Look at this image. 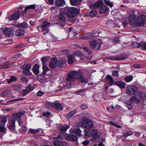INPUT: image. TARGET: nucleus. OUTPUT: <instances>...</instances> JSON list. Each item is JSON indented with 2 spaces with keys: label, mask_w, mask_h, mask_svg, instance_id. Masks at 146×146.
<instances>
[{
  "label": "nucleus",
  "mask_w": 146,
  "mask_h": 146,
  "mask_svg": "<svg viewBox=\"0 0 146 146\" xmlns=\"http://www.w3.org/2000/svg\"><path fill=\"white\" fill-rule=\"evenodd\" d=\"M75 79L77 80L80 82H83L85 83L88 82V79L79 72L76 71L70 72L67 77V80L74 81Z\"/></svg>",
  "instance_id": "nucleus-1"
},
{
  "label": "nucleus",
  "mask_w": 146,
  "mask_h": 146,
  "mask_svg": "<svg viewBox=\"0 0 146 146\" xmlns=\"http://www.w3.org/2000/svg\"><path fill=\"white\" fill-rule=\"evenodd\" d=\"M64 9L67 17L69 18H73L79 13V10L74 7H68L66 6Z\"/></svg>",
  "instance_id": "nucleus-2"
},
{
  "label": "nucleus",
  "mask_w": 146,
  "mask_h": 146,
  "mask_svg": "<svg viewBox=\"0 0 146 146\" xmlns=\"http://www.w3.org/2000/svg\"><path fill=\"white\" fill-rule=\"evenodd\" d=\"M75 56H79L81 58V60H84L85 58H83L82 53L79 51L73 53V55L68 54L67 55L68 58V62L69 64H72L76 61V59L74 57Z\"/></svg>",
  "instance_id": "nucleus-3"
},
{
  "label": "nucleus",
  "mask_w": 146,
  "mask_h": 146,
  "mask_svg": "<svg viewBox=\"0 0 146 146\" xmlns=\"http://www.w3.org/2000/svg\"><path fill=\"white\" fill-rule=\"evenodd\" d=\"M93 122L88 118L84 117L81 121V125L84 128L86 129L92 128L93 127Z\"/></svg>",
  "instance_id": "nucleus-4"
},
{
  "label": "nucleus",
  "mask_w": 146,
  "mask_h": 146,
  "mask_svg": "<svg viewBox=\"0 0 146 146\" xmlns=\"http://www.w3.org/2000/svg\"><path fill=\"white\" fill-rule=\"evenodd\" d=\"M146 20V15H141L138 16L136 23V26L138 27L143 26Z\"/></svg>",
  "instance_id": "nucleus-5"
},
{
  "label": "nucleus",
  "mask_w": 146,
  "mask_h": 146,
  "mask_svg": "<svg viewBox=\"0 0 146 146\" xmlns=\"http://www.w3.org/2000/svg\"><path fill=\"white\" fill-rule=\"evenodd\" d=\"M126 93L129 95H132L136 94L138 88L134 85H130L127 87Z\"/></svg>",
  "instance_id": "nucleus-6"
},
{
  "label": "nucleus",
  "mask_w": 146,
  "mask_h": 146,
  "mask_svg": "<svg viewBox=\"0 0 146 146\" xmlns=\"http://www.w3.org/2000/svg\"><path fill=\"white\" fill-rule=\"evenodd\" d=\"M14 30L12 27L5 28L3 30V34L7 36H12L14 34Z\"/></svg>",
  "instance_id": "nucleus-7"
},
{
  "label": "nucleus",
  "mask_w": 146,
  "mask_h": 146,
  "mask_svg": "<svg viewBox=\"0 0 146 146\" xmlns=\"http://www.w3.org/2000/svg\"><path fill=\"white\" fill-rule=\"evenodd\" d=\"M85 136L86 137L96 135L98 134L97 131L96 129L85 130Z\"/></svg>",
  "instance_id": "nucleus-8"
},
{
  "label": "nucleus",
  "mask_w": 146,
  "mask_h": 146,
  "mask_svg": "<svg viewBox=\"0 0 146 146\" xmlns=\"http://www.w3.org/2000/svg\"><path fill=\"white\" fill-rule=\"evenodd\" d=\"M106 58L109 60L117 61L124 60L125 58V56L123 55L120 56L115 55L107 57Z\"/></svg>",
  "instance_id": "nucleus-9"
},
{
  "label": "nucleus",
  "mask_w": 146,
  "mask_h": 146,
  "mask_svg": "<svg viewBox=\"0 0 146 146\" xmlns=\"http://www.w3.org/2000/svg\"><path fill=\"white\" fill-rule=\"evenodd\" d=\"M31 66L29 64H25L23 66L22 68L23 70V71L24 74L27 76H29L31 74L30 71Z\"/></svg>",
  "instance_id": "nucleus-10"
},
{
  "label": "nucleus",
  "mask_w": 146,
  "mask_h": 146,
  "mask_svg": "<svg viewBox=\"0 0 146 146\" xmlns=\"http://www.w3.org/2000/svg\"><path fill=\"white\" fill-rule=\"evenodd\" d=\"M20 12L19 11H17L10 16L9 19L12 20L18 19L20 18Z\"/></svg>",
  "instance_id": "nucleus-11"
},
{
  "label": "nucleus",
  "mask_w": 146,
  "mask_h": 146,
  "mask_svg": "<svg viewBox=\"0 0 146 146\" xmlns=\"http://www.w3.org/2000/svg\"><path fill=\"white\" fill-rule=\"evenodd\" d=\"M97 42L96 40H94L91 42L90 45L93 48L96 47L97 49H99L101 45V43Z\"/></svg>",
  "instance_id": "nucleus-12"
},
{
  "label": "nucleus",
  "mask_w": 146,
  "mask_h": 146,
  "mask_svg": "<svg viewBox=\"0 0 146 146\" xmlns=\"http://www.w3.org/2000/svg\"><path fill=\"white\" fill-rule=\"evenodd\" d=\"M58 61L56 59H52L49 63V66L52 68H54L57 67Z\"/></svg>",
  "instance_id": "nucleus-13"
},
{
  "label": "nucleus",
  "mask_w": 146,
  "mask_h": 146,
  "mask_svg": "<svg viewBox=\"0 0 146 146\" xmlns=\"http://www.w3.org/2000/svg\"><path fill=\"white\" fill-rule=\"evenodd\" d=\"M66 139L69 141H76L78 140V137L75 135L71 134L66 137Z\"/></svg>",
  "instance_id": "nucleus-14"
},
{
  "label": "nucleus",
  "mask_w": 146,
  "mask_h": 146,
  "mask_svg": "<svg viewBox=\"0 0 146 146\" xmlns=\"http://www.w3.org/2000/svg\"><path fill=\"white\" fill-rule=\"evenodd\" d=\"M52 108L57 110H63V107L61 104L56 101L52 103Z\"/></svg>",
  "instance_id": "nucleus-15"
},
{
  "label": "nucleus",
  "mask_w": 146,
  "mask_h": 146,
  "mask_svg": "<svg viewBox=\"0 0 146 146\" xmlns=\"http://www.w3.org/2000/svg\"><path fill=\"white\" fill-rule=\"evenodd\" d=\"M103 2L102 1H99L95 3L94 4L90 5V8L96 9L99 8L102 4Z\"/></svg>",
  "instance_id": "nucleus-16"
},
{
  "label": "nucleus",
  "mask_w": 146,
  "mask_h": 146,
  "mask_svg": "<svg viewBox=\"0 0 146 146\" xmlns=\"http://www.w3.org/2000/svg\"><path fill=\"white\" fill-rule=\"evenodd\" d=\"M25 113V111L24 110L21 111L18 113L13 114L12 115V117L14 118L20 119L21 117Z\"/></svg>",
  "instance_id": "nucleus-17"
},
{
  "label": "nucleus",
  "mask_w": 146,
  "mask_h": 146,
  "mask_svg": "<svg viewBox=\"0 0 146 146\" xmlns=\"http://www.w3.org/2000/svg\"><path fill=\"white\" fill-rule=\"evenodd\" d=\"M109 10L108 7L106 5H104L100 7L99 12L100 13H107Z\"/></svg>",
  "instance_id": "nucleus-18"
},
{
  "label": "nucleus",
  "mask_w": 146,
  "mask_h": 146,
  "mask_svg": "<svg viewBox=\"0 0 146 146\" xmlns=\"http://www.w3.org/2000/svg\"><path fill=\"white\" fill-rule=\"evenodd\" d=\"M54 143L55 146H66L67 145V143L66 142L59 140L55 141Z\"/></svg>",
  "instance_id": "nucleus-19"
},
{
  "label": "nucleus",
  "mask_w": 146,
  "mask_h": 146,
  "mask_svg": "<svg viewBox=\"0 0 146 146\" xmlns=\"http://www.w3.org/2000/svg\"><path fill=\"white\" fill-rule=\"evenodd\" d=\"M106 81L110 86L112 85L113 84V80L112 77L110 75H107L106 76Z\"/></svg>",
  "instance_id": "nucleus-20"
},
{
  "label": "nucleus",
  "mask_w": 146,
  "mask_h": 146,
  "mask_svg": "<svg viewBox=\"0 0 146 146\" xmlns=\"http://www.w3.org/2000/svg\"><path fill=\"white\" fill-rule=\"evenodd\" d=\"M58 18L60 20L63 22H65L66 21V18L64 13L61 12L58 15Z\"/></svg>",
  "instance_id": "nucleus-21"
},
{
  "label": "nucleus",
  "mask_w": 146,
  "mask_h": 146,
  "mask_svg": "<svg viewBox=\"0 0 146 146\" xmlns=\"http://www.w3.org/2000/svg\"><path fill=\"white\" fill-rule=\"evenodd\" d=\"M114 84L117 86L121 88H124L125 86V83L122 81H115L114 82Z\"/></svg>",
  "instance_id": "nucleus-22"
},
{
  "label": "nucleus",
  "mask_w": 146,
  "mask_h": 146,
  "mask_svg": "<svg viewBox=\"0 0 146 146\" xmlns=\"http://www.w3.org/2000/svg\"><path fill=\"white\" fill-rule=\"evenodd\" d=\"M25 32L23 29H18L15 32V35L17 36H21L24 35Z\"/></svg>",
  "instance_id": "nucleus-23"
},
{
  "label": "nucleus",
  "mask_w": 146,
  "mask_h": 146,
  "mask_svg": "<svg viewBox=\"0 0 146 146\" xmlns=\"http://www.w3.org/2000/svg\"><path fill=\"white\" fill-rule=\"evenodd\" d=\"M72 132L75 133L76 135L79 136L82 135V131L80 130V129L78 128H75L74 129H72L71 130Z\"/></svg>",
  "instance_id": "nucleus-24"
},
{
  "label": "nucleus",
  "mask_w": 146,
  "mask_h": 146,
  "mask_svg": "<svg viewBox=\"0 0 146 146\" xmlns=\"http://www.w3.org/2000/svg\"><path fill=\"white\" fill-rule=\"evenodd\" d=\"M128 19L131 23L133 24L136 21V16L135 15H130L128 17Z\"/></svg>",
  "instance_id": "nucleus-25"
},
{
  "label": "nucleus",
  "mask_w": 146,
  "mask_h": 146,
  "mask_svg": "<svg viewBox=\"0 0 146 146\" xmlns=\"http://www.w3.org/2000/svg\"><path fill=\"white\" fill-rule=\"evenodd\" d=\"M15 119H13L11 121L10 125H9V128L12 130H14L15 127Z\"/></svg>",
  "instance_id": "nucleus-26"
},
{
  "label": "nucleus",
  "mask_w": 146,
  "mask_h": 146,
  "mask_svg": "<svg viewBox=\"0 0 146 146\" xmlns=\"http://www.w3.org/2000/svg\"><path fill=\"white\" fill-rule=\"evenodd\" d=\"M11 64L10 62L6 61L3 64L0 65V68H8Z\"/></svg>",
  "instance_id": "nucleus-27"
},
{
  "label": "nucleus",
  "mask_w": 146,
  "mask_h": 146,
  "mask_svg": "<svg viewBox=\"0 0 146 146\" xmlns=\"http://www.w3.org/2000/svg\"><path fill=\"white\" fill-rule=\"evenodd\" d=\"M66 63V60L65 59L58 61L57 67H62Z\"/></svg>",
  "instance_id": "nucleus-28"
},
{
  "label": "nucleus",
  "mask_w": 146,
  "mask_h": 146,
  "mask_svg": "<svg viewBox=\"0 0 146 146\" xmlns=\"http://www.w3.org/2000/svg\"><path fill=\"white\" fill-rule=\"evenodd\" d=\"M39 66L38 64H35L33 68V71L34 73L35 74H38Z\"/></svg>",
  "instance_id": "nucleus-29"
},
{
  "label": "nucleus",
  "mask_w": 146,
  "mask_h": 146,
  "mask_svg": "<svg viewBox=\"0 0 146 146\" xmlns=\"http://www.w3.org/2000/svg\"><path fill=\"white\" fill-rule=\"evenodd\" d=\"M65 2L64 0H56V5L59 7H62L64 5Z\"/></svg>",
  "instance_id": "nucleus-30"
},
{
  "label": "nucleus",
  "mask_w": 146,
  "mask_h": 146,
  "mask_svg": "<svg viewBox=\"0 0 146 146\" xmlns=\"http://www.w3.org/2000/svg\"><path fill=\"white\" fill-rule=\"evenodd\" d=\"M69 128V126L66 125L60 126L58 127V129L61 131H65Z\"/></svg>",
  "instance_id": "nucleus-31"
},
{
  "label": "nucleus",
  "mask_w": 146,
  "mask_h": 146,
  "mask_svg": "<svg viewBox=\"0 0 146 146\" xmlns=\"http://www.w3.org/2000/svg\"><path fill=\"white\" fill-rule=\"evenodd\" d=\"M82 0H70V4L72 5H75L78 4Z\"/></svg>",
  "instance_id": "nucleus-32"
},
{
  "label": "nucleus",
  "mask_w": 146,
  "mask_h": 146,
  "mask_svg": "<svg viewBox=\"0 0 146 146\" xmlns=\"http://www.w3.org/2000/svg\"><path fill=\"white\" fill-rule=\"evenodd\" d=\"M36 8V6L34 5H30L28 6H27L25 7V9L24 10V11L25 12H27V10L29 9H35Z\"/></svg>",
  "instance_id": "nucleus-33"
},
{
  "label": "nucleus",
  "mask_w": 146,
  "mask_h": 146,
  "mask_svg": "<svg viewBox=\"0 0 146 146\" xmlns=\"http://www.w3.org/2000/svg\"><path fill=\"white\" fill-rule=\"evenodd\" d=\"M92 34L91 33H87L84 35L82 38L83 39L87 40L90 38L92 36Z\"/></svg>",
  "instance_id": "nucleus-34"
},
{
  "label": "nucleus",
  "mask_w": 146,
  "mask_h": 146,
  "mask_svg": "<svg viewBox=\"0 0 146 146\" xmlns=\"http://www.w3.org/2000/svg\"><path fill=\"white\" fill-rule=\"evenodd\" d=\"M29 27V25L26 23H24L20 24L18 25V27L19 28H22L23 29L28 28Z\"/></svg>",
  "instance_id": "nucleus-35"
},
{
  "label": "nucleus",
  "mask_w": 146,
  "mask_h": 146,
  "mask_svg": "<svg viewBox=\"0 0 146 146\" xmlns=\"http://www.w3.org/2000/svg\"><path fill=\"white\" fill-rule=\"evenodd\" d=\"M97 12L95 10H92L89 13V16L90 17H92L96 16Z\"/></svg>",
  "instance_id": "nucleus-36"
},
{
  "label": "nucleus",
  "mask_w": 146,
  "mask_h": 146,
  "mask_svg": "<svg viewBox=\"0 0 146 146\" xmlns=\"http://www.w3.org/2000/svg\"><path fill=\"white\" fill-rule=\"evenodd\" d=\"M50 24V23L47 21H44L43 22V25L41 26V28H46L48 27V25Z\"/></svg>",
  "instance_id": "nucleus-37"
},
{
  "label": "nucleus",
  "mask_w": 146,
  "mask_h": 146,
  "mask_svg": "<svg viewBox=\"0 0 146 146\" xmlns=\"http://www.w3.org/2000/svg\"><path fill=\"white\" fill-rule=\"evenodd\" d=\"M76 111L75 110H73L70 111L67 115V117L69 118L72 116L76 112Z\"/></svg>",
  "instance_id": "nucleus-38"
},
{
  "label": "nucleus",
  "mask_w": 146,
  "mask_h": 146,
  "mask_svg": "<svg viewBox=\"0 0 146 146\" xmlns=\"http://www.w3.org/2000/svg\"><path fill=\"white\" fill-rule=\"evenodd\" d=\"M7 118L5 117H1L0 121L1 124L2 125H5V123L7 122Z\"/></svg>",
  "instance_id": "nucleus-39"
},
{
  "label": "nucleus",
  "mask_w": 146,
  "mask_h": 146,
  "mask_svg": "<svg viewBox=\"0 0 146 146\" xmlns=\"http://www.w3.org/2000/svg\"><path fill=\"white\" fill-rule=\"evenodd\" d=\"M133 79V77L132 76H127L125 78V80L127 82L131 81Z\"/></svg>",
  "instance_id": "nucleus-40"
},
{
  "label": "nucleus",
  "mask_w": 146,
  "mask_h": 146,
  "mask_svg": "<svg viewBox=\"0 0 146 146\" xmlns=\"http://www.w3.org/2000/svg\"><path fill=\"white\" fill-rule=\"evenodd\" d=\"M34 88V86L32 84H30L26 88V89L27 91L29 92H30Z\"/></svg>",
  "instance_id": "nucleus-41"
},
{
  "label": "nucleus",
  "mask_w": 146,
  "mask_h": 146,
  "mask_svg": "<svg viewBox=\"0 0 146 146\" xmlns=\"http://www.w3.org/2000/svg\"><path fill=\"white\" fill-rule=\"evenodd\" d=\"M130 101L131 102H138L140 101V100L136 96H133L130 98Z\"/></svg>",
  "instance_id": "nucleus-42"
},
{
  "label": "nucleus",
  "mask_w": 146,
  "mask_h": 146,
  "mask_svg": "<svg viewBox=\"0 0 146 146\" xmlns=\"http://www.w3.org/2000/svg\"><path fill=\"white\" fill-rule=\"evenodd\" d=\"M130 101H127L126 102L125 105L129 109H131L132 107L131 104V103Z\"/></svg>",
  "instance_id": "nucleus-43"
},
{
  "label": "nucleus",
  "mask_w": 146,
  "mask_h": 146,
  "mask_svg": "<svg viewBox=\"0 0 146 146\" xmlns=\"http://www.w3.org/2000/svg\"><path fill=\"white\" fill-rule=\"evenodd\" d=\"M42 68L43 69V74H45L46 72L49 70V68L46 66V65H43L42 66Z\"/></svg>",
  "instance_id": "nucleus-44"
},
{
  "label": "nucleus",
  "mask_w": 146,
  "mask_h": 146,
  "mask_svg": "<svg viewBox=\"0 0 146 146\" xmlns=\"http://www.w3.org/2000/svg\"><path fill=\"white\" fill-rule=\"evenodd\" d=\"M29 131L30 132H28V133L31 132L32 133L36 134L38 132H39V130L38 129H34L30 128L29 129Z\"/></svg>",
  "instance_id": "nucleus-45"
},
{
  "label": "nucleus",
  "mask_w": 146,
  "mask_h": 146,
  "mask_svg": "<svg viewBox=\"0 0 146 146\" xmlns=\"http://www.w3.org/2000/svg\"><path fill=\"white\" fill-rule=\"evenodd\" d=\"M133 133V132L131 131H127L124 133L123 136L125 137H127L128 136L131 135Z\"/></svg>",
  "instance_id": "nucleus-46"
},
{
  "label": "nucleus",
  "mask_w": 146,
  "mask_h": 146,
  "mask_svg": "<svg viewBox=\"0 0 146 146\" xmlns=\"http://www.w3.org/2000/svg\"><path fill=\"white\" fill-rule=\"evenodd\" d=\"M52 103L46 102L44 103L43 106L45 107L46 108H48L51 107H52Z\"/></svg>",
  "instance_id": "nucleus-47"
},
{
  "label": "nucleus",
  "mask_w": 146,
  "mask_h": 146,
  "mask_svg": "<svg viewBox=\"0 0 146 146\" xmlns=\"http://www.w3.org/2000/svg\"><path fill=\"white\" fill-rule=\"evenodd\" d=\"M139 42H134L132 43L131 46L133 47L139 48Z\"/></svg>",
  "instance_id": "nucleus-48"
},
{
  "label": "nucleus",
  "mask_w": 146,
  "mask_h": 146,
  "mask_svg": "<svg viewBox=\"0 0 146 146\" xmlns=\"http://www.w3.org/2000/svg\"><path fill=\"white\" fill-rule=\"evenodd\" d=\"M43 115L46 117H51L52 116L50 112L46 111L43 113Z\"/></svg>",
  "instance_id": "nucleus-49"
},
{
  "label": "nucleus",
  "mask_w": 146,
  "mask_h": 146,
  "mask_svg": "<svg viewBox=\"0 0 146 146\" xmlns=\"http://www.w3.org/2000/svg\"><path fill=\"white\" fill-rule=\"evenodd\" d=\"M110 125H113L114 126H115L118 128H120L121 127V126L117 124H116L115 123L112 121L110 122Z\"/></svg>",
  "instance_id": "nucleus-50"
},
{
  "label": "nucleus",
  "mask_w": 146,
  "mask_h": 146,
  "mask_svg": "<svg viewBox=\"0 0 146 146\" xmlns=\"http://www.w3.org/2000/svg\"><path fill=\"white\" fill-rule=\"evenodd\" d=\"M41 60L42 61L43 64V65H46V63L48 61L47 58L46 57H44L42 58H41Z\"/></svg>",
  "instance_id": "nucleus-51"
},
{
  "label": "nucleus",
  "mask_w": 146,
  "mask_h": 146,
  "mask_svg": "<svg viewBox=\"0 0 146 146\" xmlns=\"http://www.w3.org/2000/svg\"><path fill=\"white\" fill-rule=\"evenodd\" d=\"M9 93V91L8 90H5L1 94V96L2 97H5L7 96Z\"/></svg>",
  "instance_id": "nucleus-52"
},
{
  "label": "nucleus",
  "mask_w": 146,
  "mask_h": 146,
  "mask_svg": "<svg viewBox=\"0 0 146 146\" xmlns=\"http://www.w3.org/2000/svg\"><path fill=\"white\" fill-rule=\"evenodd\" d=\"M139 48L141 46L146 50V43L144 42H141L139 43Z\"/></svg>",
  "instance_id": "nucleus-53"
},
{
  "label": "nucleus",
  "mask_w": 146,
  "mask_h": 146,
  "mask_svg": "<svg viewBox=\"0 0 146 146\" xmlns=\"http://www.w3.org/2000/svg\"><path fill=\"white\" fill-rule=\"evenodd\" d=\"M29 92L26 89L23 90L22 91V95L23 96L26 95Z\"/></svg>",
  "instance_id": "nucleus-54"
},
{
  "label": "nucleus",
  "mask_w": 146,
  "mask_h": 146,
  "mask_svg": "<svg viewBox=\"0 0 146 146\" xmlns=\"http://www.w3.org/2000/svg\"><path fill=\"white\" fill-rule=\"evenodd\" d=\"M144 93H142L141 92H138L137 94V95L142 98H144Z\"/></svg>",
  "instance_id": "nucleus-55"
},
{
  "label": "nucleus",
  "mask_w": 146,
  "mask_h": 146,
  "mask_svg": "<svg viewBox=\"0 0 146 146\" xmlns=\"http://www.w3.org/2000/svg\"><path fill=\"white\" fill-rule=\"evenodd\" d=\"M6 129L4 126L0 125V131L5 133L6 132Z\"/></svg>",
  "instance_id": "nucleus-56"
},
{
  "label": "nucleus",
  "mask_w": 146,
  "mask_h": 146,
  "mask_svg": "<svg viewBox=\"0 0 146 146\" xmlns=\"http://www.w3.org/2000/svg\"><path fill=\"white\" fill-rule=\"evenodd\" d=\"M27 130V128L25 126H23L21 130V131L23 133H24Z\"/></svg>",
  "instance_id": "nucleus-57"
},
{
  "label": "nucleus",
  "mask_w": 146,
  "mask_h": 146,
  "mask_svg": "<svg viewBox=\"0 0 146 146\" xmlns=\"http://www.w3.org/2000/svg\"><path fill=\"white\" fill-rule=\"evenodd\" d=\"M104 2L106 4L108 5L109 6L111 7L113 6L112 3L111 2H110V1L105 0Z\"/></svg>",
  "instance_id": "nucleus-58"
},
{
  "label": "nucleus",
  "mask_w": 146,
  "mask_h": 146,
  "mask_svg": "<svg viewBox=\"0 0 146 146\" xmlns=\"http://www.w3.org/2000/svg\"><path fill=\"white\" fill-rule=\"evenodd\" d=\"M17 120L19 125L20 126H23L24 122L22 121V119H18Z\"/></svg>",
  "instance_id": "nucleus-59"
},
{
  "label": "nucleus",
  "mask_w": 146,
  "mask_h": 146,
  "mask_svg": "<svg viewBox=\"0 0 146 146\" xmlns=\"http://www.w3.org/2000/svg\"><path fill=\"white\" fill-rule=\"evenodd\" d=\"M113 75L115 77L119 76L118 71L117 70H115L113 72Z\"/></svg>",
  "instance_id": "nucleus-60"
},
{
  "label": "nucleus",
  "mask_w": 146,
  "mask_h": 146,
  "mask_svg": "<svg viewBox=\"0 0 146 146\" xmlns=\"http://www.w3.org/2000/svg\"><path fill=\"white\" fill-rule=\"evenodd\" d=\"M113 41L115 44L118 43L119 41V38L118 37H116L114 38L113 39Z\"/></svg>",
  "instance_id": "nucleus-61"
},
{
  "label": "nucleus",
  "mask_w": 146,
  "mask_h": 146,
  "mask_svg": "<svg viewBox=\"0 0 146 146\" xmlns=\"http://www.w3.org/2000/svg\"><path fill=\"white\" fill-rule=\"evenodd\" d=\"M80 108L82 109H87L88 107L85 104H83L81 105L80 106Z\"/></svg>",
  "instance_id": "nucleus-62"
},
{
  "label": "nucleus",
  "mask_w": 146,
  "mask_h": 146,
  "mask_svg": "<svg viewBox=\"0 0 146 146\" xmlns=\"http://www.w3.org/2000/svg\"><path fill=\"white\" fill-rule=\"evenodd\" d=\"M83 50H86L89 54H92L91 51L87 47H83Z\"/></svg>",
  "instance_id": "nucleus-63"
},
{
  "label": "nucleus",
  "mask_w": 146,
  "mask_h": 146,
  "mask_svg": "<svg viewBox=\"0 0 146 146\" xmlns=\"http://www.w3.org/2000/svg\"><path fill=\"white\" fill-rule=\"evenodd\" d=\"M84 91V90L83 89H82L78 90V91L76 92V93L80 95H83V92Z\"/></svg>",
  "instance_id": "nucleus-64"
}]
</instances>
